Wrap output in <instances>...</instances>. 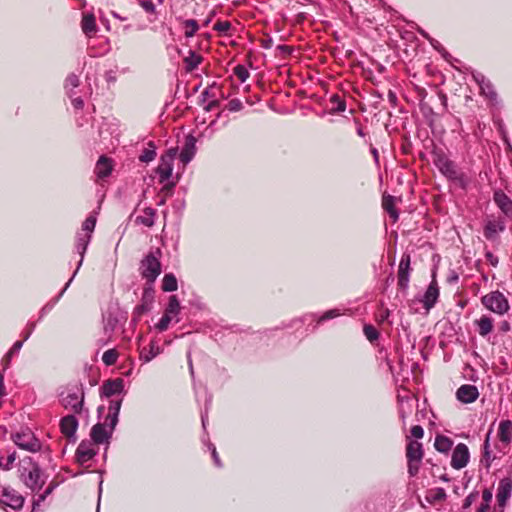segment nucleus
I'll list each match as a JSON object with an SVG mask.
<instances>
[{"mask_svg":"<svg viewBox=\"0 0 512 512\" xmlns=\"http://www.w3.org/2000/svg\"><path fill=\"white\" fill-rule=\"evenodd\" d=\"M161 257V250L157 248L155 251L150 252L141 261V275L149 283H153L161 273V263L159 258Z\"/></svg>","mask_w":512,"mask_h":512,"instance_id":"obj_1","label":"nucleus"},{"mask_svg":"<svg viewBox=\"0 0 512 512\" xmlns=\"http://www.w3.org/2000/svg\"><path fill=\"white\" fill-rule=\"evenodd\" d=\"M181 312V305L177 298V296L172 295L169 297L168 304L164 310V314L159 320V322L155 325V328L159 332H163L168 329L169 324L172 321L178 323L180 321L179 314Z\"/></svg>","mask_w":512,"mask_h":512,"instance_id":"obj_2","label":"nucleus"},{"mask_svg":"<svg viewBox=\"0 0 512 512\" xmlns=\"http://www.w3.org/2000/svg\"><path fill=\"white\" fill-rule=\"evenodd\" d=\"M481 302L485 308L499 315H504L510 309L508 299L500 291H493L484 295Z\"/></svg>","mask_w":512,"mask_h":512,"instance_id":"obj_3","label":"nucleus"},{"mask_svg":"<svg viewBox=\"0 0 512 512\" xmlns=\"http://www.w3.org/2000/svg\"><path fill=\"white\" fill-rule=\"evenodd\" d=\"M177 155V148H170L161 156L160 163L156 169L159 182L164 183L169 180L173 172V162Z\"/></svg>","mask_w":512,"mask_h":512,"instance_id":"obj_4","label":"nucleus"},{"mask_svg":"<svg viewBox=\"0 0 512 512\" xmlns=\"http://www.w3.org/2000/svg\"><path fill=\"white\" fill-rule=\"evenodd\" d=\"M13 441L19 448L29 452H37L41 448V443L30 430L17 432L13 436Z\"/></svg>","mask_w":512,"mask_h":512,"instance_id":"obj_5","label":"nucleus"},{"mask_svg":"<svg viewBox=\"0 0 512 512\" xmlns=\"http://www.w3.org/2000/svg\"><path fill=\"white\" fill-rule=\"evenodd\" d=\"M434 163L439 171L448 179L463 181V175L459 173L456 165L444 154H437Z\"/></svg>","mask_w":512,"mask_h":512,"instance_id":"obj_6","label":"nucleus"},{"mask_svg":"<svg viewBox=\"0 0 512 512\" xmlns=\"http://www.w3.org/2000/svg\"><path fill=\"white\" fill-rule=\"evenodd\" d=\"M60 401L66 409L80 413L83 407L84 392L79 388L71 389L66 394L62 393Z\"/></svg>","mask_w":512,"mask_h":512,"instance_id":"obj_7","label":"nucleus"},{"mask_svg":"<svg viewBox=\"0 0 512 512\" xmlns=\"http://www.w3.org/2000/svg\"><path fill=\"white\" fill-rule=\"evenodd\" d=\"M90 239H91V235H89V234H84V233H78L77 234L75 247H76V250H77L78 254L80 255V260L78 262V265H77V268H76L75 272L73 273V275L69 279V281L66 283V285L64 286L62 291L59 293L58 297L56 298V301H58L59 298L62 297L64 292L67 290V288L70 286L71 282L73 281V279H74L75 275L77 274L78 270L80 269V267H81V265L83 263V258H84L85 252L87 250V247L89 245Z\"/></svg>","mask_w":512,"mask_h":512,"instance_id":"obj_8","label":"nucleus"},{"mask_svg":"<svg viewBox=\"0 0 512 512\" xmlns=\"http://www.w3.org/2000/svg\"><path fill=\"white\" fill-rule=\"evenodd\" d=\"M23 477L25 485L32 491L40 490L46 482V476L36 464L32 466L27 474H23Z\"/></svg>","mask_w":512,"mask_h":512,"instance_id":"obj_9","label":"nucleus"},{"mask_svg":"<svg viewBox=\"0 0 512 512\" xmlns=\"http://www.w3.org/2000/svg\"><path fill=\"white\" fill-rule=\"evenodd\" d=\"M0 503L14 510H19L24 504V498L14 489L3 487L0 491Z\"/></svg>","mask_w":512,"mask_h":512,"instance_id":"obj_10","label":"nucleus"},{"mask_svg":"<svg viewBox=\"0 0 512 512\" xmlns=\"http://www.w3.org/2000/svg\"><path fill=\"white\" fill-rule=\"evenodd\" d=\"M470 454L467 445L459 443L453 450L451 466L454 469H462L469 462Z\"/></svg>","mask_w":512,"mask_h":512,"instance_id":"obj_11","label":"nucleus"},{"mask_svg":"<svg viewBox=\"0 0 512 512\" xmlns=\"http://www.w3.org/2000/svg\"><path fill=\"white\" fill-rule=\"evenodd\" d=\"M114 429L111 428L110 421L103 424H96L91 430V438L93 443L102 444L106 442L112 435Z\"/></svg>","mask_w":512,"mask_h":512,"instance_id":"obj_12","label":"nucleus"},{"mask_svg":"<svg viewBox=\"0 0 512 512\" xmlns=\"http://www.w3.org/2000/svg\"><path fill=\"white\" fill-rule=\"evenodd\" d=\"M97 454L94 443L91 441H82L76 450V460L80 465L86 464Z\"/></svg>","mask_w":512,"mask_h":512,"instance_id":"obj_13","label":"nucleus"},{"mask_svg":"<svg viewBox=\"0 0 512 512\" xmlns=\"http://www.w3.org/2000/svg\"><path fill=\"white\" fill-rule=\"evenodd\" d=\"M474 80L479 85L481 94L485 96L490 101L497 100V93L491 84V82L481 73H476L473 75Z\"/></svg>","mask_w":512,"mask_h":512,"instance_id":"obj_14","label":"nucleus"},{"mask_svg":"<svg viewBox=\"0 0 512 512\" xmlns=\"http://www.w3.org/2000/svg\"><path fill=\"white\" fill-rule=\"evenodd\" d=\"M512 492V479L503 478L500 480L497 488L496 499L500 507H504L509 500Z\"/></svg>","mask_w":512,"mask_h":512,"instance_id":"obj_15","label":"nucleus"},{"mask_svg":"<svg viewBox=\"0 0 512 512\" xmlns=\"http://www.w3.org/2000/svg\"><path fill=\"white\" fill-rule=\"evenodd\" d=\"M456 397L462 403H472L479 397V391L474 385L464 384L458 388Z\"/></svg>","mask_w":512,"mask_h":512,"instance_id":"obj_16","label":"nucleus"},{"mask_svg":"<svg viewBox=\"0 0 512 512\" xmlns=\"http://www.w3.org/2000/svg\"><path fill=\"white\" fill-rule=\"evenodd\" d=\"M493 200L507 218H512V200L502 190L494 192Z\"/></svg>","mask_w":512,"mask_h":512,"instance_id":"obj_17","label":"nucleus"},{"mask_svg":"<svg viewBox=\"0 0 512 512\" xmlns=\"http://www.w3.org/2000/svg\"><path fill=\"white\" fill-rule=\"evenodd\" d=\"M438 297L439 288L437 282L433 280L420 300L427 312L436 304Z\"/></svg>","mask_w":512,"mask_h":512,"instance_id":"obj_18","label":"nucleus"},{"mask_svg":"<svg viewBox=\"0 0 512 512\" xmlns=\"http://www.w3.org/2000/svg\"><path fill=\"white\" fill-rule=\"evenodd\" d=\"M196 153V138L192 135H188L185 138L184 146L180 152L179 158L183 165H187L194 157Z\"/></svg>","mask_w":512,"mask_h":512,"instance_id":"obj_19","label":"nucleus"},{"mask_svg":"<svg viewBox=\"0 0 512 512\" xmlns=\"http://www.w3.org/2000/svg\"><path fill=\"white\" fill-rule=\"evenodd\" d=\"M410 256L404 254L399 263L398 269V285L402 289H406L409 284Z\"/></svg>","mask_w":512,"mask_h":512,"instance_id":"obj_20","label":"nucleus"},{"mask_svg":"<svg viewBox=\"0 0 512 512\" xmlns=\"http://www.w3.org/2000/svg\"><path fill=\"white\" fill-rule=\"evenodd\" d=\"M162 349L158 345L157 341L152 340L149 344V347H143L139 352V359L142 363H149L156 356L161 354Z\"/></svg>","mask_w":512,"mask_h":512,"instance_id":"obj_21","label":"nucleus"},{"mask_svg":"<svg viewBox=\"0 0 512 512\" xmlns=\"http://www.w3.org/2000/svg\"><path fill=\"white\" fill-rule=\"evenodd\" d=\"M112 170V160L105 156H101L96 163L94 172L98 179H105L111 174Z\"/></svg>","mask_w":512,"mask_h":512,"instance_id":"obj_22","label":"nucleus"},{"mask_svg":"<svg viewBox=\"0 0 512 512\" xmlns=\"http://www.w3.org/2000/svg\"><path fill=\"white\" fill-rule=\"evenodd\" d=\"M505 224L499 220H489L484 227V236L488 240H494L497 235L504 231Z\"/></svg>","mask_w":512,"mask_h":512,"instance_id":"obj_23","label":"nucleus"},{"mask_svg":"<svg viewBox=\"0 0 512 512\" xmlns=\"http://www.w3.org/2000/svg\"><path fill=\"white\" fill-rule=\"evenodd\" d=\"M61 432L66 437H73L78 427V421L73 415H68L62 418L60 422Z\"/></svg>","mask_w":512,"mask_h":512,"instance_id":"obj_24","label":"nucleus"},{"mask_svg":"<svg viewBox=\"0 0 512 512\" xmlns=\"http://www.w3.org/2000/svg\"><path fill=\"white\" fill-rule=\"evenodd\" d=\"M406 456L408 461L421 462L423 457V450L421 443L417 441H410L407 445Z\"/></svg>","mask_w":512,"mask_h":512,"instance_id":"obj_25","label":"nucleus"},{"mask_svg":"<svg viewBox=\"0 0 512 512\" xmlns=\"http://www.w3.org/2000/svg\"><path fill=\"white\" fill-rule=\"evenodd\" d=\"M123 387L122 379L109 380L102 386V392L106 397H111L121 393Z\"/></svg>","mask_w":512,"mask_h":512,"instance_id":"obj_26","label":"nucleus"},{"mask_svg":"<svg viewBox=\"0 0 512 512\" xmlns=\"http://www.w3.org/2000/svg\"><path fill=\"white\" fill-rule=\"evenodd\" d=\"M81 28L85 35L91 36L97 31L96 19L92 13L84 14L81 21Z\"/></svg>","mask_w":512,"mask_h":512,"instance_id":"obj_27","label":"nucleus"},{"mask_svg":"<svg viewBox=\"0 0 512 512\" xmlns=\"http://www.w3.org/2000/svg\"><path fill=\"white\" fill-rule=\"evenodd\" d=\"M121 408V400L110 401L108 415L106 421H110L111 428L114 429L118 423V415Z\"/></svg>","mask_w":512,"mask_h":512,"instance_id":"obj_28","label":"nucleus"},{"mask_svg":"<svg viewBox=\"0 0 512 512\" xmlns=\"http://www.w3.org/2000/svg\"><path fill=\"white\" fill-rule=\"evenodd\" d=\"M79 84L80 79L78 75L72 73L67 76L65 80V90L69 98H72L74 95H76L75 89L79 86Z\"/></svg>","mask_w":512,"mask_h":512,"instance_id":"obj_29","label":"nucleus"},{"mask_svg":"<svg viewBox=\"0 0 512 512\" xmlns=\"http://www.w3.org/2000/svg\"><path fill=\"white\" fill-rule=\"evenodd\" d=\"M512 435V422L510 420L502 421L499 425L498 436L503 443H509Z\"/></svg>","mask_w":512,"mask_h":512,"instance_id":"obj_30","label":"nucleus"},{"mask_svg":"<svg viewBox=\"0 0 512 512\" xmlns=\"http://www.w3.org/2000/svg\"><path fill=\"white\" fill-rule=\"evenodd\" d=\"M395 198L390 195H384L382 200V206L385 211L388 212L389 216L393 219L394 222L398 220V213L394 208Z\"/></svg>","mask_w":512,"mask_h":512,"instance_id":"obj_31","label":"nucleus"},{"mask_svg":"<svg viewBox=\"0 0 512 512\" xmlns=\"http://www.w3.org/2000/svg\"><path fill=\"white\" fill-rule=\"evenodd\" d=\"M481 336H487L493 330V321L488 316H482L476 321Z\"/></svg>","mask_w":512,"mask_h":512,"instance_id":"obj_32","label":"nucleus"},{"mask_svg":"<svg viewBox=\"0 0 512 512\" xmlns=\"http://www.w3.org/2000/svg\"><path fill=\"white\" fill-rule=\"evenodd\" d=\"M453 445V442L450 438L444 436V435H438L435 438L434 446L437 451L446 453L448 452Z\"/></svg>","mask_w":512,"mask_h":512,"instance_id":"obj_33","label":"nucleus"},{"mask_svg":"<svg viewBox=\"0 0 512 512\" xmlns=\"http://www.w3.org/2000/svg\"><path fill=\"white\" fill-rule=\"evenodd\" d=\"M178 288L177 279L172 273L165 274L162 279V290L165 292H173Z\"/></svg>","mask_w":512,"mask_h":512,"instance_id":"obj_34","label":"nucleus"},{"mask_svg":"<svg viewBox=\"0 0 512 512\" xmlns=\"http://www.w3.org/2000/svg\"><path fill=\"white\" fill-rule=\"evenodd\" d=\"M143 213V215L137 217V222L147 227L153 226L156 211L153 208L148 207L144 209Z\"/></svg>","mask_w":512,"mask_h":512,"instance_id":"obj_35","label":"nucleus"},{"mask_svg":"<svg viewBox=\"0 0 512 512\" xmlns=\"http://www.w3.org/2000/svg\"><path fill=\"white\" fill-rule=\"evenodd\" d=\"M330 103L333 105L331 113H341L346 110V102L337 94L330 97Z\"/></svg>","mask_w":512,"mask_h":512,"instance_id":"obj_36","label":"nucleus"},{"mask_svg":"<svg viewBox=\"0 0 512 512\" xmlns=\"http://www.w3.org/2000/svg\"><path fill=\"white\" fill-rule=\"evenodd\" d=\"M201 56L197 55L195 52L190 51L189 55L185 58L186 68L189 71L194 70L201 63Z\"/></svg>","mask_w":512,"mask_h":512,"instance_id":"obj_37","label":"nucleus"},{"mask_svg":"<svg viewBox=\"0 0 512 512\" xmlns=\"http://www.w3.org/2000/svg\"><path fill=\"white\" fill-rule=\"evenodd\" d=\"M118 352L115 349H109L103 353L102 361L106 366L114 365L118 359Z\"/></svg>","mask_w":512,"mask_h":512,"instance_id":"obj_38","label":"nucleus"},{"mask_svg":"<svg viewBox=\"0 0 512 512\" xmlns=\"http://www.w3.org/2000/svg\"><path fill=\"white\" fill-rule=\"evenodd\" d=\"M55 485L50 484L49 487L42 493L39 494L36 498L33 500V512L40 507L41 503L45 501V499L52 493L54 490Z\"/></svg>","mask_w":512,"mask_h":512,"instance_id":"obj_39","label":"nucleus"},{"mask_svg":"<svg viewBox=\"0 0 512 512\" xmlns=\"http://www.w3.org/2000/svg\"><path fill=\"white\" fill-rule=\"evenodd\" d=\"M96 226V217L94 215H90L86 218V220L82 224V230L80 233L91 235Z\"/></svg>","mask_w":512,"mask_h":512,"instance_id":"obj_40","label":"nucleus"},{"mask_svg":"<svg viewBox=\"0 0 512 512\" xmlns=\"http://www.w3.org/2000/svg\"><path fill=\"white\" fill-rule=\"evenodd\" d=\"M184 28H185V36L187 38H190V37L194 36V34L198 30L199 26L195 20L188 19L184 22Z\"/></svg>","mask_w":512,"mask_h":512,"instance_id":"obj_41","label":"nucleus"},{"mask_svg":"<svg viewBox=\"0 0 512 512\" xmlns=\"http://www.w3.org/2000/svg\"><path fill=\"white\" fill-rule=\"evenodd\" d=\"M340 315H342V312L339 309L328 310L318 317L317 323L320 324L326 320L334 319Z\"/></svg>","mask_w":512,"mask_h":512,"instance_id":"obj_42","label":"nucleus"},{"mask_svg":"<svg viewBox=\"0 0 512 512\" xmlns=\"http://www.w3.org/2000/svg\"><path fill=\"white\" fill-rule=\"evenodd\" d=\"M234 74L240 80L241 83H244L249 77V72L247 68L243 65H237L234 68Z\"/></svg>","mask_w":512,"mask_h":512,"instance_id":"obj_43","label":"nucleus"},{"mask_svg":"<svg viewBox=\"0 0 512 512\" xmlns=\"http://www.w3.org/2000/svg\"><path fill=\"white\" fill-rule=\"evenodd\" d=\"M364 334H365L366 338L370 342H373V341L377 340L378 337H379L378 331L372 325H365L364 326Z\"/></svg>","mask_w":512,"mask_h":512,"instance_id":"obj_44","label":"nucleus"},{"mask_svg":"<svg viewBox=\"0 0 512 512\" xmlns=\"http://www.w3.org/2000/svg\"><path fill=\"white\" fill-rule=\"evenodd\" d=\"M150 146L152 147L151 149H145L142 152V154L139 157L140 161L148 163V162L154 160V158L156 157V152H155L154 147L151 144H150Z\"/></svg>","mask_w":512,"mask_h":512,"instance_id":"obj_45","label":"nucleus"},{"mask_svg":"<svg viewBox=\"0 0 512 512\" xmlns=\"http://www.w3.org/2000/svg\"><path fill=\"white\" fill-rule=\"evenodd\" d=\"M493 459H494V457L491 456V452H490L489 434H488L486 437V440L484 442V454H483L482 461H485V464L488 467Z\"/></svg>","mask_w":512,"mask_h":512,"instance_id":"obj_46","label":"nucleus"},{"mask_svg":"<svg viewBox=\"0 0 512 512\" xmlns=\"http://www.w3.org/2000/svg\"><path fill=\"white\" fill-rule=\"evenodd\" d=\"M228 110L231 111V112H237V111H240L242 110L243 108V103L241 102V100L237 99V98H234V99H231L229 102H228Z\"/></svg>","mask_w":512,"mask_h":512,"instance_id":"obj_47","label":"nucleus"},{"mask_svg":"<svg viewBox=\"0 0 512 512\" xmlns=\"http://www.w3.org/2000/svg\"><path fill=\"white\" fill-rule=\"evenodd\" d=\"M15 460H16V455H15V452H13L7 456L5 461L2 458L0 459V466L3 467L4 469L8 470V469H10V467L12 466V464L14 463Z\"/></svg>","mask_w":512,"mask_h":512,"instance_id":"obj_48","label":"nucleus"},{"mask_svg":"<svg viewBox=\"0 0 512 512\" xmlns=\"http://www.w3.org/2000/svg\"><path fill=\"white\" fill-rule=\"evenodd\" d=\"M139 5L147 12V13H155L156 7L151 0H140Z\"/></svg>","mask_w":512,"mask_h":512,"instance_id":"obj_49","label":"nucleus"},{"mask_svg":"<svg viewBox=\"0 0 512 512\" xmlns=\"http://www.w3.org/2000/svg\"><path fill=\"white\" fill-rule=\"evenodd\" d=\"M231 28V24L230 22L228 21H218L215 25H214V29L216 31H219L221 33H227L229 31V29Z\"/></svg>","mask_w":512,"mask_h":512,"instance_id":"obj_50","label":"nucleus"},{"mask_svg":"<svg viewBox=\"0 0 512 512\" xmlns=\"http://www.w3.org/2000/svg\"><path fill=\"white\" fill-rule=\"evenodd\" d=\"M411 435L416 439H421L424 435V430L420 425H415L411 428Z\"/></svg>","mask_w":512,"mask_h":512,"instance_id":"obj_51","label":"nucleus"},{"mask_svg":"<svg viewBox=\"0 0 512 512\" xmlns=\"http://www.w3.org/2000/svg\"><path fill=\"white\" fill-rule=\"evenodd\" d=\"M419 464H420V462L408 461V472L411 476H414L417 474V472L419 470Z\"/></svg>","mask_w":512,"mask_h":512,"instance_id":"obj_52","label":"nucleus"},{"mask_svg":"<svg viewBox=\"0 0 512 512\" xmlns=\"http://www.w3.org/2000/svg\"><path fill=\"white\" fill-rule=\"evenodd\" d=\"M23 346V341H16L13 346L11 347V349L9 350V352L7 353V357H11L12 355L18 353L20 351V349L22 348Z\"/></svg>","mask_w":512,"mask_h":512,"instance_id":"obj_53","label":"nucleus"},{"mask_svg":"<svg viewBox=\"0 0 512 512\" xmlns=\"http://www.w3.org/2000/svg\"><path fill=\"white\" fill-rule=\"evenodd\" d=\"M209 449L211 450V454H212L215 465L217 467H221L222 464H221L220 458L218 456V453L216 451V447L213 444H209Z\"/></svg>","mask_w":512,"mask_h":512,"instance_id":"obj_54","label":"nucleus"},{"mask_svg":"<svg viewBox=\"0 0 512 512\" xmlns=\"http://www.w3.org/2000/svg\"><path fill=\"white\" fill-rule=\"evenodd\" d=\"M71 99V103L75 109H82L84 102L81 97L74 95Z\"/></svg>","mask_w":512,"mask_h":512,"instance_id":"obj_55","label":"nucleus"},{"mask_svg":"<svg viewBox=\"0 0 512 512\" xmlns=\"http://www.w3.org/2000/svg\"><path fill=\"white\" fill-rule=\"evenodd\" d=\"M485 257L492 266H497L498 258L492 252H486Z\"/></svg>","mask_w":512,"mask_h":512,"instance_id":"obj_56","label":"nucleus"},{"mask_svg":"<svg viewBox=\"0 0 512 512\" xmlns=\"http://www.w3.org/2000/svg\"><path fill=\"white\" fill-rule=\"evenodd\" d=\"M492 497H493V494H492V491L490 489H485L482 493V499H483V502L487 503V504H490L491 500H492Z\"/></svg>","mask_w":512,"mask_h":512,"instance_id":"obj_57","label":"nucleus"},{"mask_svg":"<svg viewBox=\"0 0 512 512\" xmlns=\"http://www.w3.org/2000/svg\"><path fill=\"white\" fill-rule=\"evenodd\" d=\"M476 498H477V494H473V493L469 494L464 500V507L468 508L469 506H471L472 503L476 500Z\"/></svg>","mask_w":512,"mask_h":512,"instance_id":"obj_58","label":"nucleus"},{"mask_svg":"<svg viewBox=\"0 0 512 512\" xmlns=\"http://www.w3.org/2000/svg\"><path fill=\"white\" fill-rule=\"evenodd\" d=\"M5 394L4 375L0 371V398Z\"/></svg>","mask_w":512,"mask_h":512,"instance_id":"obj_59","label":"nucleus"},{"mask_svg":"<svg viewBox=\"0 0 512 512\" xmlns=\"http://www.w3.org/2000/svg\"><path fill=\"white\" fill-rule=\"evenodd\" d=\"M216 106H218V100L214 99L212 101H210L207 106L205 107V110L207 111H210L212 110L213 108H215Z\"/></svg>","mask_w":512,"mask_h":512,"instance_id":"obj_60","label":"nucleus"},{"mask_svg":"<svg viewBox=\"0 0 512 512\" xmlns=\"http://www.w3.org/2000/svg\"><path fill=\"white\" fill-rule=\"evenodd\" d=\"M400 402H401V407H400V411H399V413H400V417H401V418H402V420L404 421V420H405V418H406V412H405V408H404V400H403V399H401V400H400Z\"/></svg>","mask_w":512,"mask_h":512,"instance_id":"obj_61","label":"nucleus"},{"mask_svg":"<svg viewBox=\"0 0 512 512\" xmlns=\"http://www.w3.org/2000/svg\"><path fill=\"white\" fill-rule=\"evenodd\" d=\"M489 506H490V504H487V503L483 502V503L479 506V508H478L477 512H487V510L489 509Z\"/></svg>","mask_w":512,"mask_h":512,"instance_id":"obj_62","label":"nucleus"},{"mask_svg":"<svg viewBox=\"0 0 512 512\" xmlns=\"http://www.w3.org/2000/svg\"><path fill=\"white\" fill-rule=\"evenodd\" d=\"M446 496L443 489H438L436 499H444Z\"/></svg>","mask_w":512,"mask_h":512,"instance_id":"obj_63","label":"nucleus"},{"mask_svg":"<svg viewBox=\"0 0 512 512\" xmlns=\"http://www.w3.org/2000/svg\"><path fill=\"white\" fill-rule=\"evenodd\" d=\"M371 152L373 154V157H374L375 161L377 162L378 161V157H379L377 149L376 148H372Z\"/></svg>","mask_w":512,"mask_h":512,"instance_id":"obj_64","label":"nucleus"}]
</instances>
